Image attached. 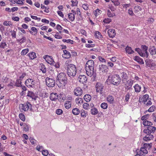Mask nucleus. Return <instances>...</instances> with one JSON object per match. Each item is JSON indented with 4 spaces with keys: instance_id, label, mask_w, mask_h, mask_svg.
<instances>
[{
    "instance_id": "nucleus-29",
    "label": "nucleus",
    "mask_w": 156,
    "mask_h": 156,
    "mask_svg": "<svg viewBox=\"0 0 156 156\" xmlns=\"http://www.w3.org/2000/svg\"><path fill=\"white\" fill-rule=\"evenodd\" d=\"M134 87L135 89V91L136 92H139L140 91L141 87L139 86L138 84H136L134 86Z\"/></svg>"
},
{
    "instance_id": "nucleus-40",
    "label": "nucleus",
    "mask_w": 156,
    "mask_h": 156,
    "mask_svg": "<svg viewBox=\"0 0 156 156\" xmlns=\"http://www.w3.org/2000/svg\"><path fill=\"white\" fill-rule=\"evenodd\" d=\"M29 51V49L28 48H26L23 49L21 52V54L22 55H26Z\"/></svg>"
},
{
    "instance_id": "nucleus-53",
    "label": "nucleus",
    "mask_w": 156,
    "mask_h": 156,
    "mask_svg": "<svg viewBox=\"0 0 156 156\" xmlns=\"http://www.w3.org/2000/svg\"><path fill=\"white\" fill-rule=\"evenodd\" d=\"M6 46V44L5 42H2L0 44V47L3 48H5Z\"/></svg>"
},
{
    "instance_id": "nucleus-28",
    "label": "nucleus",
    "mask_w": 156,
    "mask_h": 156,
    "mask_svg": "<svg viewBox=\"0 0 156 156\" xmlns=\"http://www.w3.org/2000/svg\"><path fill=\"white\" fill-rule=\"evenodd\" d=\"M27 55L30 57V58L31 59H33L36 58L35 53L33 52L28 53Z\"/></svg>"
},
{
    "instance_id": "nucleus-47",
    "label": "nucleus",
    "mask_w": 156,
    "mask_h": 156,
    "mask_svg": "<svg viewBox=\"0 0 156 156\" xmlns=\"http://www.w3.org/2000/svg\"><path fill=\"white\" fill-rule=\"evenodd\" d=\"M140 151L143 153L147 154L148 153V151L144 147H142L140 148Z\"/></svg>"
},
{
    "instance_id": "nucleus-60",
    "label": "nucleus",
    "mask_w": 156,
    "mask_h": 156,
    "mask_svg": "<svg viewBox=\"0 0 156 156\" xmlns=\"http://www.w3.org/2000/svg\"><path fill=\"white\" fill-rule=\"evenodd\" d=\"M130 95L129 93H127L126 94V95L125 96V100L126 101H129V99L130 98Z\"/></svg>"
},
{
    "instance_id": "nucleus-3",
    "label": "nucleus",
    "mask_w": 156,
    "mask_h": 156,
    "mask_svg": "<svg viewBox=\"0 0 156 156\" xmlns=\"http://www.w3.org/2000/svg\"><path fill=\"white\" fill-rule=\"evenodd\" d=\"M67 73L68 75L70 77H74L76 73V66L73 64H68L67 67Z\"/></svg>"
},
{
    "instance_id": "nucleus-6",
    "label": "nucleus",
    "mask_w": 156,
    "mask_h": 156,
    "mask_svg": "<svg viewBox=\"0 0 156 156\" xmlns=\"http://www.w3.org/2000/svg\"><path fill=\"white\" fill-rule=\"evenodd\" d=\"M46 85L49 87H53L55 85V80L48 77H47L45 79Z\"/></svg>"
},
{
    "instance_id": "nucleus-23",
    "label": "nucleus",
    "mask_w": 156,
    "mask_h": 156,
    "mask_svg": "<svg viewBox=\"0 0 156 156\" xmlns=\"http://www.w3.org/2000/svg\"><path fill=\"white\" fill-rule=\"evenodd\" d=\"M107 100L108 102L111 104H113L114 101V98L112 96H108L107 98Z\"/></svg>"
},
{
    "instance_id": "nucleus-17",
    "label": "nucleus",
    "mask_w": 156,
    "mask_h": 156,
    "mask_svg": "<svg viewBox=\"0 0 156 156\" xmlns=\"http://www.w3.org/2000/svg\"><path fill=\"white\" fill-rule=\"evenodd\" d=\"M27 96L31 98L33 100H34L35 101L37 99V98H38V97L36 96L34 93L31 91H29Z\"/></svg>"
},
{
    "instance_id": "nucleus-27",
    "label": "nucleus",
    "mask_w": 156,
    "mask_h": 156,
    "mask_svg": "<svg viewBox=\"0 0 156 156\" xmlns=\"http://www.w3.org/2000/svg\"><path fill=\"white\" fill-rule=\"evenodd\" d=\"M84 100L87 102L90 101L91 99V97L90 94L85 95L83 97Z\"/></svg>"
},
{
    "instance_id": "nucleus-35",
    "label": "nucleus",
    "mask_w": 156,
    "mask_h": 156,
    "mask_svg": "<svg viewBox=\"0 0 156 156\" xmlns=\"http://www.w3.org/2000/svg\"><path fill=\"white\" fill-rule=\"evenodd\" d=\"M26 37H25L23 36L21 39H17V42H20V44H21L22 43L25 42L26 41Z\"/></svg>"
},
{
    "instance_id": "nucleus-14",
    "label": "nucleus",
    "mask_w": 156,
    "mask_h": 156,
    "mask_svg": "<svg viewBox=\"0 0 156 156\" xmlns=\"http://www.w3.org/2000/svg\"><path fill=\"white\" fill-rule=\"evenodd\" d=\"M141 48L142 49V52H144L145 54V57L146 58H147L149 55V53L147 51V50L148 48L145 45H142L141 46Z\"/></svg>"
},
{
    "instance_id": "nucleus-43",
    "label": "nucleus",
    "mask_w": 156,
    "mask_h": 156,
    "mask_svg": "<svg viewBox=\"0 0 156 156\" xmlns=\"http://www.w3.org/2000/svg\"><path fill=\"white\" fill-rule=\"evenodd\" d=\"M19 117L22 121H24L25 120V116L22 113L20 114Z\"/></svg>"
},
{
    "instance_id": "nucleus-31",
    "label": "nucleus",
    "mask_w": 156,
    "mask_h": 156,
    "mask_svg": "<svg viewBox=\"0 0 156 156\" xmlns=\"http://www.w3.org/2000/svg\"><path fill=\"white\" fill-rule=\"evenodd\" d=\"M80 112V110L77 108H73L72 110L73 113L75 115H78Z\"/></svg>"
},
{
    "instance_id": "nucleus-1",
    "label": "nucleus",
    "mask_w": 156,
    "mask_h": 156,
    "mask_svg": "<svg viewBox=\"0 0 156 156\" xmlns=\"http://www.w3.org/2000/svg\"><path fill=\"white\" fill-rule=\"evenodd\" d=\"M85 69L87 75L92 77L91 80L94 81L96 80V73L94 71V62L93 60H89L86 63L85 65Z\"/></svg>"
},
{
    "instance_id": "nucleus-4",
    "label": "nucleus",
    "mask_w": 156,
    "mask_h": 156,
    "mask_svg": "<svg viewBox=\"0 0 156 156\" xmlns=\"http://www.w3.org/2000/svg\"><path fill=\"white\" fill-rule=\"evenodd\" d=\"M110 82L112 84L115 85H118L120 82L121 79L118 75H114L111 77H108Z\"/></svg>"
},
{
    "instance_id": "nucleus-18",
    "label": "nucleus",
    "mask_w": 156,
    "mask_h": 156,
    "mask_svg": "<svg viewBox=\"0 0 156 156\" xmlns=\"http://www.w3.org/2000/svg\"><path fill=\"white\" fill-rule=\"evenodd\" d=\"M63 52L64 55H63L62 57L66 58H69L70 57L71 55L70 52L66 50H64Z\"/></svg>"
},
{
    "instance_id": "nucleus-33",
    "label": "nucleus",
    "mask_w": 156,
    "mask_h": 156,
    "mask_svg": "<svg viewBox=\"0 0 156 156\" xmlns=\"http://www.w3.org/2000/svg\"><path fill=\"white\" fill-rule=\"evenodd\" d=\"M143 123L144 126H147V127L148 126H151L153 125L151 122L147 120L144 121Z\"/></svg>"
},
{
    "instance_id": "nucleus-9",
    "label": "nucleus",
    "mask_w": 156,
    "mask_h": 156,
    "mask_svg": "<svg viewBox=\"0 0 156 156\" xmlns=\"http://www.w3.org/2000/svg\"><path fill=\"white\" fill-rule=\"evenodd\" d=\"M104 86L102 84L100 83H97L96 85V89L97 92H100L101 94L102 93Z\"/></svg>"
},
{
    "instance_id": "nucleus-7",
    "label": "nucleus",
    "mask_w": 156,
    "mask_h": 156,
    "mask_svg": "<svg viewBox=\"0 0 156 156\" xmlns=\"http://www.w3.org/2000/svg\"><path fill=\"white\" fill-rule=\"evenodd\" d=\"M156 129V127L154 126H148L147 129L144 130V132L146 134H151L152 133H154Z\"/></svg>"
},
{
    "instance_id": "nucleus-26",
    "label": "nucleus",
    "mask_w": 156,
    "mask_h": 156,
    "mask_svg": "<svg viewBox=\"0 0 156 156\" xmlns=\"http://www.w3.org/2000/svg\"><path fill=\"white\" fill-rule=\"evenodd\" d=\"M133 81L132 80H129L127 81L126 85L127 86L126 87V89H129L130 87L129 86L131 87L133 84Z\"/></svg>"
},
{
    "instance_id": "nucleus-63",
    "label": "nucleus",
    "mask_w": 156,
    "mask_h": 156,
    "mask_svg": "<svg viewBox=\"0 0 156 156\" xmlns=\"http://www.w3.org/2000/svg\"><path fill=\"white\" fill-rule=\"evenodd\" d=\"M144 147L145 148H151V145L149 144H145L144 145Z\"/></svg>"
},
{
    "instance_id": "nucleus-62",
    "label": "nucleus",
    "mask_w": 156,
    "mask_h": 156,
    "mask_svg": "<svg viewBox=\"0 0 156 156\" xmlns=\"http://www.w3.org/2000/svg\"><path fill=\"white\" fill-rule=\"evenodd\" d=\"M108 66L110 67H112L114 66V64L111 62L107 61L106 62Z\"/></svg>"
},
{
    "instance_id": "nucleus-16",
    "label": "nucleus",
    "mask_w": 156,
    "mask_h": 156,
    "mask_svg": "<svg viewBox=\"0 0 156 156\" xmlns=\"http://www.w3.org/2000/svg\"><path fill=\"white\" fill-rule=\"evenodd\" d=\"M108 33L109 36L112 38H113L116 34L115 30L112 29H109L108 30Z\"/></svg>"
},
{
    "instance_id": "nucleus-20",
    "label": "nucleus",
    "mask_w": 156,
    "mask_h": 156,
    "mask_svg": "<svg viewBox=\"0 0 156 156\" xmlns=\"http://www.w3.org/2000/svg\"><path fill=\"white\" fill-rule=\"evenodd\" d=\"M146 136L143 138L144 140L147 141L153 139L154 136L152 135L147 134Z\"/></svg>"
},
{
    "instance_id": "nucleus-12",
    "label": "nucleus",
    "mask_w": 156,
    "mask_h": 156,
    "mask_svg": "<svg viewBox=\"0 0 156 156\" xmlns=\"http://www.w3.org/2000/svg\"><path fill=\"white\" fill-rule=\"evenodd\" d=\"M35 82L32 79H28L26 80L25 82L26 86L28 87H32V85L34 84Z\"/></svg>"
},
{
    "instance_id": "nucleus-56",
    "label": "nucleus",
    "mask_w": 156,
    "mask_h": 156,
    "mask_svg": "<svg viewBox=\"0 0 156 156\" xmlns=\"http://www.w3.org/2000/svg\"><path fill=\"white\" fill-rule=\"evenodd\" d=\"M150 100L148 101V102H144V104L145 105L147 106H149L152 104V102L150 100H151V98H150Z\"/></svg>"
},
{
    "instance_id": "nucleus-15",
    "label": "nucleus",
    "mask_w": 156,
    "mask_h": 156,
    "mask_svg": "<svg viewBox=\"0 0 156 156\" xmlns=\"http://www.w3.org/2000/svg\"><path fill=\"white\" fill-rule=\"evenodd\" d=\"M78 80L79 82L83 83H85L87 80V78L84 75H80L78 77Z\"/></svg>"
},
{
    "instance_id": "nucleus-42",
    "label": "nucleus",
    "mask_w": 156,
    "mask_h": 156,
    "mask_svg": "<svg viewBox=\"0 0 156 156\" xmlns=\"http://www.w3.org/2000/svg\"><path fill=\"white\" fill-rule=\"evenodd\" d=\"M83 107L85 109H90V105L88 104L85 103L83 105Z\"/></svg>"
},
{
    "instance_id": "nucleus-58",
    "label": "nucleus",
    "mask_w": 156,
    "mask_h": 156,
    "mask_svg": "<svg viewBox=\"0 0 156 156\" xmlns=\"http://www.w3.org/2000/svg\"><path fill=\"white\" fill-rule=\"evenodd\" d=\"M29 139L32 145H34L35 144V141L36 142V140H34V139L32 137H30Z\"/></svg>"
},
{
    "instance_id": "nucleus-50",
    "label": "nucleus",
    "mask_w": 156,
    "mask_h": 156,
    "mask_svg": "<svg viewBox=\"0 0 156 156\" xmlns=\"http://www.w3.org/2000/svg\"><path fill=\"white\" fill-rule=\"evenodd\" d=\"M81 115L82 117H86V112L83 110H82L80 111Z\"/></svg>"
},
{
    "instance_id": "nucleus-10",
    "label": "nucleus",
    "mask_w": 156,
    "mask_h": 156,
    "mask_svg": "<svg viewBox=\"0 0 156 156\" xmlns=\"http://www.w3.org/2000/svg\"><path fill=\"white\" fill-rule=\"evenodd\" d=\"M74 95L76 96H80L83 94V90L80 87H77L74 90Z\"/></svg>"
},
{
    "instance_id": "nucleus-24",
    "label": "nucleus",
    "mask_w": 156,
    "mask_h": 156,
    "mask_svg": "<svg viewBox=\"0 0 156 156\" xmlns=\"http://www.w3.org/2000/svg\"><path fill=\"white\" fill-rule=\"evenodd\" d=\"M126 52L129 54H132L134 52L133 50H132L131 47L127 46L125 48Z\"/></svg>"
},
{
    "instance_id": "nucleus-25",
    "label": "nucleus",
    "mask_w": 156,
    "mask_h": 156,
    "mask_svg": "<svg viewBox=\"0 0 156 156\" xmlns=\"http://www.w3.org/2000/svg\"><path fill=\"white\" fill-rule=\"evenodd\" d=\"M135 51L137 52L139 55L142 57H145V54L144 52H142V51L139 48H136L135 49Z\"/></svg>"
},
{
    "instance_id": "nucleus-34",
    "label": "nucleus",
    "mask_w": 156,
    "mask_h": 156,
    "mask_svg": "<svg viewBox=\"0 0 156 156\" xmlns=\"http://www.w3.org/2000/svg\"><path fill=\"white\" fill-rule=\"evenodd\" d=\"M65 107L66 109H69L71 107V102L70 101H67L64 104Z\"/></svg>"
},
{
    "instance_id": "nucleus-45",
    "label": "nucleus",
    "mask_w": 156,
    "mask_h": 156,
    "mask_svg": "<svg viewBox=\"0 0 156 156\" xmlns=\"http://www.w3.org/2000/svg\"><path fill=\"white\" fill-rule=\"evenodd\" d=\"M155 108V107L154 105H152L149 108L147 111L146 112H147V111H148L150 112H153Z\"/></svg>"
},
{
    "instance_id": "nucleus-8",
    "label": "nucleus",
    "mask_w": 156,
    "mask_h": 156,
    "mask_svg": "<svg viewBox=\"0 0 156 156\" xmlns=\"http://www.w3.org/2000/svg\"><path fill=\"white\" fill-rule=\"evenodd\" d=\"M44 58L45 59L46 61L51 65H54L55 63V62L52 58L51 56L48 55H45L44 56Z\"/></svg>"
},
{
    "instance_id": "nucleus-54",
    "label": "nucleus",
    "mask_w": 156,
    "mask_h": 156,
    "mask_svg": "<svg viewBox=\"0 0 156 156\" xmlns=\"http://www.w3.org/2000/svg\"><path fill=\"white\" fill-rule=\"evenodd\" d=\"M42 154L45 156H47L48 154V151L47 150H43L42 151Z\"/></svg>"
},
{
    "instance_id": "nucleus-41",
    "label": "nucleus",
    "mask_w": 156,
    "mask_h": 156,
    "mask_svg": "<svg viewBox=\"0 0 156 156\" xmlns=\"http://www.w3.org/2000/svg\"><path fill=\"white\" fill-rule=\"evenodd\" d=\"M108 104L105 102H103L101 105V107L104 109H106L108 107Z\"/></svg>"
},
{
    "instance_id": "nucleus-48",
    "label": "nucleus",
    "mask_w": 156,
    "mask_h": 156,
    "mask_svg": "<svg viewBox=\"0 0 156 156\" xmlns=\"http://www.w3.org/2000/svg\"><path fill=\"white\" fill-rule=\"evenodd\" d=\"M122 80H126L127 79L128 77L127 76V75L126 73L125 72H123L122 73Z\"/></svg>"
},
{
    "instance_id": "nucleus-2",
    "label": "nucleus",
    "mask_w": 156,
    "mask_h": 156,
    "mask_svg": "<svg viewBox=\"0 0 156 156\" xmlns=\"http://www.w3.org/2000/svg\"><path fill=\"white\" fill-rule=\"evenodd\" d=\"M56 80V84L60 88H63L67 83L66 76L64 73H61L58 74Z\"/></svg>"
},
{
    "instance_id": "nucleus-38",
    "label": "nucleus",
    "mask_w": 156,
    "mask_h": 156,
    "mask_svg": "<svg viewBox=\"0 0 156 156\" xmlns=\"http://www.w3.org/2000/svg\"><path fill=\"white\" fill-rule=\"evenodd\" d=\"M95 37L98 39L101 38L102 37V36L100 33L98 31L95 32Z\"/></svg>"
},
{
    "instance_id": "nucleus-30",
    "label": "nucleus",
    "mask_w": 156,
    "mask_h": 156,
    "mask_svg": "<svg viewBox=\"0 0 156 156\" xmlns=\"http://www.w3.org/2000/svg\"><path fill=\"white\" fill-rule=\"evenodd\" d=\"M68 17L69 20L71 21H74L75 18L74 14L73 13H69L68 15Z\"/></svg>"
},
{
    "instance_id": "nucleus-5",
    "label": "nucleus",
    "mask_w": 156,
    "mask_h": 156,
    "mask_svg": "<svg viewBox=\"0 0 156 156\" xmlns=\"http://www.w3.org/2000/svg\"><path fill=\"white\" fill-rule=\"evenodd\" d=\"M20 111L23 110L24 111H27L29 109L30 110H32V105L29 102H27L26 103L20 104Z\"/></svg>"
},
{
    "instance_id": "nucleus-37",
    "label": "nucleus",
    "mask_w": 156,
    "mask_h": 156,
    "mask_svg": "<svg viewBox=\"0 0 156 156\" xmlns=\"http://www.w3.org/2000/svg\"><path fill=\"white\" fill-rule=\"evenodd\" d=\"M21 80L20 79H17L16 80V82L15 84V85L18 87H20L22 86L21 84Z\"/></svg>"
},
{
    "instance_id": "nucleus-19",
    "label": "nucleus",
    "mask_w": 156,
    "mask_h": 156,
    "mask_svg": "<svg viewBox=\"0 0 156 156\" xmlns=\"http://www.w3.org/2000/svg\"><path fill=\"white\" fill-rule=\"evenodd\" d=\"M149 52L151 55H153L156 54V48L155 46H151L149 48Z\"/></svg>"
},
{
    "instance_id": "nucleus-59",
    "label": "nucleus",
    "mask_w": 156,
    "mask_h": 156,
    "mask_svg": "<svg viewBox=\"0 0 156 156\" xmlns=\"http://www.w3.org/2000/svg\"><path fill=\"white\" fill-rule=\"evenodd\" d=\"M36 149L38 151H41V150H43V147L42 146L38 145L36 147Z\"/></svg>"
},
{
    "instance_id": "nucleus-39",
    "label": "nucleus",
    "mask_w": 156,
    "mask_h": 156,
    "mask_svg": "<svg viewBox=\"0 0 156 156\" xmlns=\"http://www.w3.org/2000/svg\"><path fill=\"white\" fill-rule=\"evenodd\" d=\"M148 100H149V95L147 94L144 95L143 98V100L144 103L147 102Z\"/></svg>"
},
{
    "instance_id": "nucleus-55",
    "label": "nucleus",
    "mask_w": 156,
    "mask_h": 156,
    "mask_svg": "<svg viewBox=\"0 0 156 156\" xmlns=\"http://www.w3.org/2000/svg\"><path fill=\"white\" fill-rule=\"evenodd\" d=\"M55 37L57 39H61L62 38L61 36L60 35L58 32L56 33V34L54 35Z\"/></svg>"
},
{
    "instance_id": "nucleus-52",
    "label": "nucleus",
    "mask_w": 156,
    "mask_h": 156,
    "mask_svg": "<svg viewBox=\"0 0 156 156\" xmlns=\"http://www.w3.org/2000/svg\"><path fill=\"white\" fill-rule=\"evenodd\" d=\"M56 112L58 115H60L62 113L63 111L61 109H58L56 110Z\"/></svg>"
},
{
    "instance_id": "nucleus-11",
    "label": "nucleus",
    "mask_w": 156,
    "mask_h": 156,
    "mask_svg": "<svg viewBox=\"0 0 156 156\" xmlns=\"http://www.w3.org/2000/svg\"><path fill=\"white\" fill-rule=\"evenodd\" d=\"M58 96L56 93H51L49 96L50 99L52 101H55L58 98Z\"/></svg>"
},
{
    "instance_id": "nucleus-51",
    "label": "nucleus",
    "mask_w": 156,
    "mask_h": 156,
    "mask_svg": "<svg viewBox=\"0 0 156 156\" xmlns=\"http://www.w3.org/2000/svg\"><path fill=\"white\" fill-rule=\"evenodd\" d=\"M101 11L98 9H97L94 12V15L96 16H97L99 15V14L101 13Z\"/></svg>"
},
{
    "instance_id": "nucleus-36",
    "label": "nucleus",
    "mask_w": 156,
    "mask_h": 156,
    "mask_svg": "<svg viewBox=\"0 0 156 156\" xmlns=\"http://www.w3.org/2000/svg\"><path fill=\"white\" fill-rule=\"evenodd\" d=\"M62 41L64 42H66L67 43H69L71 44H73L74 41L70 39H63L62 40Z\"/></svg>"
},
{
    "instance_id": "nucleus-46",
    "label": "nucleus",
    "mask_w": 156,
    "mask_h": 156,
    "mask_svg": "<svg viewBox=\"0 0 156 156\" xmlns=\"http://www.w3.org/2000/svg\"><path fill=\"white\" fill-rule=\"evenodd\" d=\"M76 103L78 104H81L83 103V99L81 98H77L76 99Z\"/></svg>"
},
{
    "instance_id": "nucleus-32",
    "label": "nucleus",
    "mask_w": 156,
    "mask_h": 156,
    "mask_svg": "<svg viewBox=\"0 0 156 156\" xmlns=\"http://www.w3.org/2000/svg\"><path fill=\"white\" fill-rule=\"evenodd\" d=\"M91 113L93 115H96L97 114L98 112V111L97 109L96 108H94L91 109L90 110Z\"/></svg>"
},
{
    "instance_id": "nucleus-21",
    "label": "nucleus",
    "mask_w": 156,
    "mask_h": 156,
    "mask_svg": "<svg viewBox=\"0 0 156 156\" xmlns=\"http://www.w3.org/2000/svg\"><path fill=\"white\" fill-rule=\"evenodd\" d=\"M30 34L34 35H36L37 33V30L35 27H32L31 28V30H29Z\"/></svg>"
},
{
    "instance_id": "nucleus-61",
    "label": "nucleus",
    "mask_w": 156,
    "mask_h": 156,
    "mask_svg": "<svg viewBox=\"0 0 156 156\" xmlns=\"http://www.w3.org/2000/svg\"><path fill=\"white\" fill-rule=\"evenodd\" d=\"M14 2L19 4L22 5L23 3V2L22 1L20 0H14Z\"/></svg>"
},
{
    "instance_id": "nucleus-13",
    "label": "nucleus",
    "mask_w": 156,
    "mask_h": 156,
    "mask_svg": "<svg viewBox=\"0 0 156 156\" xmlns=\"http://www.w3.org/2000/svg\"><path fill=\"white\" fill-rule=\"evenodd\" d=\"M99 71L100 73H105L107 71L108 67L107 66L102 64L99 66Z\"/></svg>"
},
{
    "instance_id": "nucleus-64",
    "label": "nucleus",
    "mask_w": 156,
    "mask_h": 156,
    "mask_svg": "<svg viewBox=\"0 0 156 156\" xmlns=\"http://www.w3.org/2000/svg\"><path fill=\"white\" fill-rule=\"evenodd\" d=\"M23 130L26 132L28 131L29 130V127L27 125H24L23 128Z\"/></svg>"
},
{
    "instance_id": "nucleus-49",
    "label": "nucleus",
    "mask_w": 156,
    "mask_h": 156,
    "mask_svg": "<svg viewBox=\"0 0 156 156\" xmlns=\"http://www.w3.org/2000/svg\"><path fill=\"white\" fill-rule=\"evenodd\" d=\"M112 21V20L110 18H105L103 20V22L106 23H109Z\"/></svg>"
},
{
    "instance_id": "nucleus-57",
    "label": "nucleus",
    "mask_w": 156,
    "mask_h": 156,
    "mask_svg": "<svg viewBox=\"0 0 156 156\" xmlns=\"http://www.w3.org/2000/svg\"><path fill=\"white\" fill-rule=\"evenodd\" d=\"M71 2L72 3V5L73 6L77 5L78 3V1H77L76 0L75 1L71 0Z\"/></svg>"
},
{
    "instance_id": "nucleus-44",
    "label": "nucleus",
    "mask_w": 156,
    "mask_h": 156,
    "mask_svg": "<svg viewBox=\"0 0 156 156\" xmlns=\"http://www.w3.org/2000/svg\"><path fill=\"white\" fill-rule=\"evenodd\" d=\"M107 15L109 17H112L115 16L114 13H112L109 10H108L107 12Z\"/></svg>"
},
{
    "instance_id": "nucleus-22",
    "label": "nucleus",
    "mask_w": 156,
    "mask_h": 156,
    "mask_svg": "<svg viewBox=\"0 0 156 156\" xmlns=\"http://www.w3.org/2000/svg\"><path fill=\"white\" fill-rule=\"evenodd\" d=\"M134 59L141 64H144V62L142 59L140 58L139 56H136L134 57Z\"/></svg>"
}]
</instances>
